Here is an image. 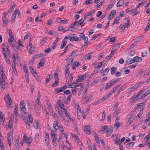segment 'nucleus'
I'll use <instances>...</instances> for the list:
<instances>
[{
  "label": "nucleus",
  "instance_id": "393cba45",
  "mask_svg": "<svg viewBox=\"0 0 150 150\" xmlns=\"http://www.w3.org/2000/svg\"><path fill=\"white\" fill-rule=\"evenodd\" d=\"M79 22H78V21L74 22V23L71 25V26L69 27L70 28H74L75 26L76 27H78L79 25Z\"/></svg>",
  "mask_w": 150,
  "mask_h": 150
},
{
  "label": "nucleus",
  "instance_id": "423d86ee",
  "mask_svg": "<svg viewBox=\"0 0 150 150\" xmlns=\"http://www.w3.org/2000/svg\"><path fill=\"white\" fill-rule=\"evenodd\" d=\"M8 140V144L9 146L11 145V144L13 141V137L10 133H8L7 135Z\"/></svg>",
  "mask_w": 150,
  "mask_h": 150
},
{
  "label": "nucleus",
  "instance_id": "9b49d317",
  "mask_svg": "<svg viewBox=\"0 0 150 150\" xmlns=\"http://www.w3.org/2000/svg\"><path fill=\"white\" fill-rule=\"evenodd\" d=\"M13 120L14 118L11 117L10 118L8 124V127L10 129L11 128L12 125H13Z\"/></svg>",
  "mask_w": 150,
  "mask_h": 150
},
{
  "label": "nucleus",
  "instance_id": "20e7f679",
  "mask_svg": "<svg viewBox=\"0 0 150 150\" xmlns=\"http://www.w3.org/2000/svg\"><path fill=\"white\" fill-rule=\"evenodd\" d=\"M82 128L84 131L86 133L89 135L91 134V132L90 131L91 129L89 126H83Z\"/></svg>",
  "mask_w": 150,
  "mask_h": 150
},
{
  "label": "nucleus",
  "instance_id": "2f4dec72",
  "mask_svg": "<svg viewBox=\"0 0 150 150\" xmlns=\"http://www.w3.org/2000/svg\"><path fill=\"white\" fill-rule=\"evenodd\" d=\"M17 14V10H15L14 11L13 14L12 16V17L11 18V21H13L14 20L15 18H16V15Z\"/></svg>",
  "mask_w": 150,
  "mask_h": 150
},
{
  "label": "nucleus",
  "instance_id": "4468645a",
  "mask_svg": "<svg viewBox=\"0 0 150 150\" xmlns=\"http://www.w3.org/2000/svg\"><path fill=\"white\" fill-rule=\"evenodd\" d=\"M125 20H126L127 21V23H125V25H123V28H124V30L125 29V28L128 26V25H130V24L129 23V20H130V19L129 18V17H128V18H126L125 19Z\"/></svg>",
  "mask_w": 150,
  "mask_h": 150
},
{
  "label": "nucleus",
  "instance_id": "8fccbe9b",
  "mask_svg": "<svg viewBox=\"0 0 150 150\" xmlns=\"http://www.w3.org/2000/svg\"><path fill=\"white\" fill-rule=\"evenodd\" d=\"M47 38L45 37H44L41 42V45H43L46 42Z\"/></svg>",
  "mask_w": 150,
  "mask_h": 150
},
{
  "label": "nucleus",
  "instance_id": "c9c22d12",
  "mask_svg": "<svg viewBox=\"0 0 150 150\" xmlns=\"http://www.w3.org/2000/svg\"><path fill=\"white\" fill-rule=\"evenodd\" d=\"M14 39V37H13L12 38L10 37L8 40V42L9 44L11 45L12 46H13V44L12 43V42H13V40Z\"/></svg>",
  "mask_w": 150,
  "mask_h": 150
},
{
  "label": "nucleus",
  "instance_id": "473e14b6",
  "mask_svg": "<svg viewBox=\"0 0 150 150\" xmlns=\"http://www.w3.org/2000/svg\"><path fill=\"white\" fill-rule=\"evenodd\" d=\"M122 125V123L119 122H116L114 124V127L116 129H118L119 128V127L120 126Z\"/></svg>",
  "mask_w": 150,
  "mask_h": 150
},
{
  "label": "nucleus",
  "instance_id": "864d4df0",
  "mask_svg": "<svg viewBox=\"0 0 150 150\" xmlns=\"http://www.w3.org/2000/svg\"><path fill=\"white\" fill-rule=\"evenodd\" d=\"M48 22L47 23V25H50L52 24L53 23V19H50L47 21Z\"/></svg>",
  "mask_w": 150,
  "mask_h": 150
},
{
  "label": "nucleus",
  "instance_id": "4c0bfd02",
  "mask_svg": "<svg viewBox=\"0 0 150 150\" xmlns=\"http://www.w3.org/2000/svg\"><path fill=\"white\" fill-rule=\"evenodd\" d=\"M142 36H139L136 38L134 40L135 42H139L142 39Z\"/></svg>",
  "mask_w": 150,
  "mask_h": 150
},
{
  "label": "nucleus",
  "instance_id": "9d476101",
  "mask_svg": "<svg viewBox=\"0 0 150 150\" xmlns=\"http://www.w3.org/2000/svg\"><path fill=\"white\" fill-rule=\"evenodd\" d=\"M57 104L59 106V107H60L62 109H63L64 110H66L65 108H63V107L64 106V104L60 100H58L57 101Z\"/></svg>",
  "mask_w": 150,
  "mask_h": 150
},
{
  "label": "nucleus",
  "instance_id": "b1692460",
  "mask_svg": "<svg viewBox=\"0 0 150 150\" xmlns=\"http://www.w3.org/2000/svg\"><path fill=\"white\" fill-rule=\"evenodd\" d=\"M150 93V90H148L146 91L143 95H142V96L141 97V98L142 99H144L145 97L149 93Z\"/></svg>",
  "mask_w": 150,
  "mask_h": 150
},
{
  "label": "nucleus",
  "instance_id": "c85d7f7f",
  "mask_svg": "<svg viewBox=\"0 0 150 150\" xmlns=\"http://www.w3.org/2000/svg\"><path fill=\"white\" fill-rule=\"evenodd\" d=\"M59 83V82H58V79H55L54 82L52 85V86L53 87H54L58 86Z\"/></svg>",
  "mask_w": 150,
  "mask_h": 150
},
{
  "label": "nucleus",
  "instance_id": "6e6d98bb",
  "mask_svg": "<svg viewBox=\"0 0 150 150\" xmlns=\"http://www.w3.org/2000/svg\"><path fill=\"white\" fill-rule=\"evenodd\" d=\"M24 115H25L26 117V119H27L30 117H32V115L29 113H27V112H26L25 114H24Z\"/></svg>",
  "mask_w": 150,
  "mask_h": 150
},
{
  "label": "nucleus",
  "instance_id": "4d7b16f0",
  "mask_svg": "<svg viewBox=\"0 0 150 150\" xmlns=\"http://www.w3.org/2000/svg\"><path fill=\"white\" fill-rule=\"evenodd\" d=\"M24 119H23V120L25 122V123L26 125H28L29 126H30V124L29 122V121L27 120V119H25V117H24Z\"/></svg>",
  "mask_w": 150,
  "mask_h": 150
},
{
  "label": "nucleus",
  "instance_id": "49530a36",
  "mask_svg": "<svg viewBox=\"0 0 150 150\" xmlns=\"http://www.w3.org/2000/svg\"><path fill=\"white\" fill-rule=\"evenodd\" d=\"M16 6V4H14L11 6V8L9 10L8 12H9L11 13L12 11L13 10L14 8H15Z\"/></svg>",
  "mask_w": 150,
  "mask_h": 150
},
{
  "label": "nucleus",
  "instance_id": "338daca9",
  "mask_svg": "<svg viewBox=\"0 0 150 150\" xmlns=\"http://www.w3.org/2000/svg\"><path fill=\"white\" fill-rule=\"evenodd\" d=\"M54 31H55L53 30H50L49 31V32H48V33L50 35H53L54 33Z\"/></svg>",
  "mask_w": 150,
  "mask_h": 150
},
{
  "label": "nucleus",
  "instance_id": "680f3d73",
  "mask_svg": "<svg viewBox=\"0 0 150 150\" xmlns=\"http://www.w3.org/2000/svg\"><path fill=\"white\" fill-rule=\"evenodd\" d=\"M136 45V44L135 43H133L128 48L127 50H129L132 49L135 45Z\"/></svg>",
  "mask_w": 150,
  "mask_h": 150
},
{
  "label": "nucleus",
  "instance_id": "39448f33",
  "mask_svg": "<svg viewBox=\"0 0 150 150\" xmlns=\"http://www.w3.org/2000/svg\"><path fill=\"white\" fill-rule=\"evenodd\" d=\"M116 13V11L115 10H113L111 11L108 16L107 18L108 19H112L113 18L114 15H115Z\"/></svg>",
  "mask_w": 150,
  "mask_h": 150
},
{
  "label": "nucleus",
  "instance_id": "f704fd0d",
  "mask_svg": "<svg viewBox=\"0 0 150 150\" xmlns=\"http://www.w3.org/2000/svg\"><path fill=\"white\" fill-rule=\"evenodd\" d=\"M16 58L15 54H13V65H16Z\"/></svg>",
  "mask_w": 150,
  "mask_h": 150
},
{
  "label": "nucleus",
  "instance_id": "4be33fe9",
  "mask_svg": "<svg viewBox=\"0 0 150 150\" xmlns=\"http://www.w3.org/2000/svg\"><path fill=\"white\" fill-rule=\"evenodd\" d=\"M58 121L56 120L54 122L53 124V127L56 130H57L59 128V126H58Z\"/></svg>",
  "mask_w": 150,
  "mask_h": 150
},
{
  "label": "nucleus",
  "instance_id": "dca6fc26",
  "mask_svg": "<svg viewBox=\"0 0 150 150\" xmlns=\"http://www.w3.org/2000/svg\"><path fill=\"white\" fill-rule=\"evenodd\" d=\"M134 144L135 143L133 142L128 143L126 145V147L127 149H131L134 146Z\"/></svg>",
  "mask_w": 150,
  "mask_h": 150
},
{
  "label": "nucleus",
  "instance_id": "7c9ffc66",
  "mask_svg": "<svg viewBox=\"0 0 150 150\" xmlns=\"http://www.w3.org/2000/svg\"><path fill=\"white\" fill-rule=\"evenodd\" d=\"M120 138H119L118 136H117L116 137V139L115 141V143L116 144H118V145H120L121 143L120 142Z\"/></svg>",
  "mask_w": 150,
  "mask_h": 150
},
{
  "label": "nucleus",
  "instance_id": "0e129e2a",
  "mask_svg": "<svg viewBox=\"0 0 150 150\" xmlns=\"http://www.w3.org/2000/svg\"><path fill=\"white\" fill-rule=\"evenodd\" d=\"M105 111L104 110L102 115V118L103 121L105 119Z\"/></svg>",
  "mask_w": 150,
  "mask_h": 150
},
{
  "label": "nucleus",
  "instance_id": "a211bd4d",
  "mask_svg": "<svg viewBox=\"0 0 150 150\" xmlns=\"http://www.w3.org/2000/svg\"><path fill=\"white\" fill-rule=\"evenodd\" d=\"M134 62H139L142 60V58L141 57H135L133 59Z\"/></svg>",
  "mask_w": 150,
  "mask_h": 150
},
{
  "label": "nucleus",
  "instance_id": "79ce46f5",
  "mask_svg": "<svg viewBox=\"0 0 150 150\" xmlns=\"http://www.w3.org/2000/svg\"><path fill=\"white\" fill-rule=\"evenodd\" d=\"M23 69L25 73H28V70L27 68L26 64H25L23 65Z\"/></svg>",
  "mask_w": 150,
  "mask_h": 150
},
{
  "label": "nucleus",
  "instance_id": "69168bd1",
  "mask_svg": "<svg viewBox=\"0 0 150 150\" xmlns=\"http://www.w3.org/2000/svg\"><path fill=\"white\" fill-rule=\"evenodd\" d=\"M27 141H26V142H29L30 143H32L33 141V139L31 137H29L27 140Z\"/></svg>",
  "mask_w": 150,
  "mask_h": 150
},
{
  "label": "nucleus",
  "instance_id": "de8ad7c7",
  "mask_svg": "<svg viewBox=\"0 0 150 150\" xmlns=\"http://www.w3.org/2000/svg\"><path fill=\"white\" fill-rule=\"evenodd\" d=\"M77 107V113H79V114H81V109L80 108V107L79 106V104H77L76 105Z\"/></svg>",
  "mask_w": 150,
  "mask_h": 150
},
{
  "label": "nucleus",
  "instance_id": "cd10ccee",
  "mask_svg": "<svg viewBox=\"0 0 150 150\" xmlns=\"http://www.w3.org/2000/svg\"><path fill=\"white\" fill-rule=\"evenodd\" d=\"M117 69V67H112L111 69V73L112 75H113L115 73V71Z\"/></svg>",
  "mask_w": 150,
  "mask_h": 150
},
{
  "label": "nucleus",
  "instance_id": "7ed1b4c3",
  "mask_svg": "<svg viewBox=\"0 0 150 150\" xmlns=\"http://www.w3.org/2000/svg\"><path fill=\"white\" fill-rule=\"evenodd\" d=\"M7 13L6 12H4L3 13L2 21L3 23L5 24L6 25H7L8 23V20L6 18V16Z\"/></svg>",
  "mask_w": 150,
  "mask_h": 150
},
{
  "label": "nucleus",
  "instance_id": "c03bdc74",
  "mask_svg": "<svg viewBox=\"0 0 150 150\" xmlns=\"http://www.w3.org/2000/svg\"><path fill=\"white\" fill-rule=\"evenodd\" d=\"M16 65H13L12 68L13 70L14 73L15 74H17V71L16 68Z\"/></svg>",
  "mask_w": 150,
  "mask_h": 150
},
{
  "label": "nucleus",
  "instance_id": "774afa93",
  "mask_svg": "<svg viewBox=\"0 0 150 150\" xmlns=\"http://www.w3.org/2000/svg\"><path fill=\"white\" fill-rule=\"evenodd\" d=\"M58 30L59 31H62L64 30V28L63 27L61 26H60L58 27Z\"/></svg>",
  "mask_w": 150,
  "mask_h": 150
},
{
  "label": "nucleus",
  "instance_id": "a18cd8bd",
  "mask_svg": "<svg viewBox=\"0 0 150 150\" xmlns=\"http://www.w3.org/2000/svg\"><path fill=\"white\" fill-rule=\"evenodd\" d=\"M109 70L110 69L109 68H106L103 72V75L105 76L107 74Z\"/></svg>",
  "mask_w": 150,
  "mask_h": 150
},
{
  "label": "nucleus",
  "instance_id": "5701e85b",
  "mask_svg": "<svg viewBox=\"0 0 150 150\" xmlns=\"http://www.w3.org/2000/svg\"><path fill=\"white\" fill-rule=\"evenodd\" d=\"M119 80V79L118 78L116 79H114L111 80L109 83H110L111 84L112 86L115 84L116 82H118Z\"/></svg>",
  "mask_w": 150,
  "mask_h": 150
},
{
  "label": "nucleus",
  "instance_id": "a878e982",
  "mask_svg": "<svg viewBox=\"0 0 150 150\" xmlns=\"http://www.w3.org/2000/svg\"><path fill=\"white\" fill-rule=\"evenodd\" d=\"M79 38L76 36H74L71 37L70 38V41H77L79 40Z\"/></svg>",
  "mask_w": 150,
  "mask_h": 150
},
{
  "label": "nucleus",
  "instance_id": "f257e3e1",
  "mask_svg": "<svg viewBox=\"0 0 150 150\" xmlns=\"http://www.w3.org/2000/svg\"><path fill=\"white\" fill-rule=\"evenodd\" d=\"M79 36L80 41H81L82 39L83 40H84L85 44L88 43V37L87 36H85L83 33H81L80 35Z\"/></svg>",
  "mask_w": 150,
  "mask_h": 150
},
{
  "label": "nucleus",
  "instance_id": "f03ea898",
  "mask_svg": "<svg viewBox=\"0 0 150 150\" xmlns=\"http://www.w3.org/2000/svg\"><path fill=\"white\" fill-rule=\"evenodd\" d=\"M22 102H21V105L20 108L21 109V114L22 115V117H23L24 116V114H25L26 112V109L25 106L23 105V104H21Z\"/></svg>",
  "mask_w": 150,
  "mask_h": 150
},
{
  "label": "nucleus",
  "instance_id": "72a5a7b5",
  "mask_svg": "<svg viewBox=\"0 0 150 150\" xmlns=\"http://www.w3.org/2000/svg\"><path fill=\"white\" fill-rule=\"evenodd\" d=\"M18 105H15V108L14 110V113L15 114H16V116H18Z\"/></svg>",
  "mask_w": 150,
  "mask_h": 150
},
{
  "label": "nucleus",
  "instance_id": "a19ab883",
  "mask_svg": "<svg viewBox=\"0 0 150 150\" xmlns=\"http://www.w3.org/2000/svg\"><path fill=\"white\" fill-rule=\"evenodd\" d=\"M39 134L38 133H37L35 137V141L36 142H38L39 141Z\"/></svg>",
  "mask_w": 150,
  "mask_h": 150
},
{
  "label": "nucleus",
  "instance_id": "c756f323",
  "mask_svg": "<svg viewBox=\"0 0 150 150\" xmlns=\"http://www.w3.org/2000/svg\"><path fill=\"white\" fill-rule=\"evenodd\" d=\"M67 42L66 40H63L62 41V45L60 47L61 49H62L67 44Z\"/></svg>",
  "mask_w": 150,
  "mask_h": 150
},
{
  "label": "nucleus",
  "instance_id": "bf43d9fd",
  "mask_svg": "<svg viewBox=\"0 0 150 150\" xmlns=\"http://www.w3.org/2000/svg\"><path fill=\"white\" fill-rule=\"evenodd\" d=\"M101 79V77L98 76L95 79L94 81H96V83H97Z\"/></svg>",
  "mask_w": 150,
  "mask_h": 150
},
{
  "label": "nucleus",
  "instance_id": "f3484780",
  "mask_svg": "<svg viewBox=\"0 0 150 150\" xmlns=\"http://www.w3.org/2000/svg\"><path fill=\"white\" fill-rule=\"evenodd\" d=\"M1 78H0V81L5 82L6 80V76L4 72H1Z\"/></svg>",
  "mask_w": 150,
  "mask_h": 150
},
{
  "label": "nucleus",
  "instance_id": "6ab92c4d",
  "mask_svg": "<svg viewBox=\"0 0 150 150\" xmlns=\"http://www.w3.org/2000/svg\"><path fill=\"white\" fill-rule=\"evenodd\" d=\"M120 44H121V43H119L114 45L112 48L113 50L114 51H116L120 47Z\"/></svg>",
  "mask_w": 150,
  "mask_h": 150
},
{
  "label": "nucleus",
  "instance_id": "412c9836",
  "mask_svg": "<svg viewBox=\"0 0 150 150\" xmlns=\"http://www.w3.org/2000/svg\"><path fill=\"white\" fill-rule=\"evenodd\" d=\"M113 131V130L112 129H108L106 131V136L107 137H108L111 134V133H112Z\"/></svg>",
  "mask_w": 150,
  "mask_h": 150
},
{
  "label": "nucleus",
  "instance_id": "f8f14e48",
  "mask_svg": "<svg viewBox=\"0 0 150 150\" xmlns=\"http://www.w3.org/2000/svg\"><path fill=\"white\" fill-rule=\"evenodd\" d=\"M139 94H138L135 97H134V96L131 98V99H132V102L134 103L137 101L139 99H141V97L139 98Z\"/></svg>",
  "mask_w": 150,
  "mask_h": 150
},
{
  "label": "nucleus",
  "instance_id": "603ef678",
  "mask_svg": "<svg viewBox=\"0 0 150 150\" xmlns=\"http://www.w3.org/2000/svg\"><path fill=\"white\" fill-rule=\"evenodd\" d=\"M45 63L43 62L42 63L40 62L38 64V68H39L40 67H43L44 66Z\"/></svg>",
  "mask_w": 150,
  "mask_h": 150
},
{
  "label": "nucleus",
  "instance_id": "3c124183",
  "mask_svg": "<svg viewBox=\"0 0 150 150\" xmlns=\"http://www.w3.org/2000/svg\"><path fill=\"white\" fill-rule=\"evenodd\" d=\"M4 82V81H0V87L3 89H5L6 88L5 85H2L3 84Z\"/></svg>",
  "mask_w": 150,
  "mask_h": 150
},
{
  "label": "nucleus",
  "instance_id": "e2e57ef3",
  "mask_svg": "<svg viewBox=\"0 0 150 150\" xmlns=\"http://www.w3.org/2000/svg\"><path fill=\"white\" fill-rule=\"evenodd\" d=\"M45 138L46 139L45 140V141H46L47 140L48 142L49 141V135L48 133H46Z\"/></svg>",
  "mask_w": 150,
  "mask_h": 150
},
{
  "label": "nucleus",
  "instance_id": "13d9d810",
  "mask_svg": "<svg viewBox=\"0 0 150 150\" xmlns=\"http://www.w3.org/2000/svg\"><path fill=\"white\" fill-rule=\"evenodd\" d=\"M67 87V86L66 85H64L62 87L60 88V90L61 92H62L66 89Z\"/></svg>",
  "mask_w": 150,
  "mask_h": 150
},
{
  "label": "nucleus",
  "instance_id": "052dcab7",
  "mask_svg": "<svg viewBox=\"0 0 150 150\" xmlns=\"http://www.w3.org/2000/svg\"><path fill=\"white\" fill-rule=\"evenodd\" d=\"M8 34L11 38H12L13 37H14L13 34L12 32V30L11 29L9 30Z\"/></svg>",
  "mask_w": 150,
  "mask_h": 150
},
{
  "label": "nucleus",
  "instance_id": "2eb2a0df",
  "mask_svg": "<svg viewBox=\"0 0 150 150\" xmlns=\"http://www.w3.org/2000/svg\"><path fill=\"white\" fill-rule=\"evenodd\" d=\"M93 54V52H90L88 54L84 56L85 59V60L88 59H90L91 57Z\"/></svg>",
  "mask_w": 150,
  "mask_h": 150
},
{
  "label": "nucleus",
  "instance_id": "1a4fd4ad",
  "mask_svg": "<svg viewBox=\"0 0 150 150\" xmlns=\"http://www.w3.org/2000/svg\"><path fill=\"white\" fill-rule=\"evenodd\" d=\"M74 60V59L71 58L68 61L67 64L65 65L66 68H69V67L70 66V65L72 64Z\"/></svg>",
  "mask_w": 150,
  "mask_h": 150
},
{
  "label": "nucleus",
  "instance_id": "6e6552de",
  "mask_svg": "<svg viewBox=\"0 0 150 150\" xmlns=\"http://www.w3.org/2000/svg\"><path fill=\"white\" fill-rule=\"evenodd\" d=\"M81 84V83H77L76 82H73L71 84H69L68 85V87L71 88H75L80 85Z\"/></svg>",
  "mask_w": 150,
  "mask_h": 150
},
{
  "label": "nucleus",
  "instance_id": "0eeeda50",
  "mask_svg": "<svg viewBox=\"0 0 150 150\" xmlns=\"http://www.w3.org/2000/svg\"><path fill=\"white\" fill-rule=\"evenodd\" d=\"M6 97L7 98V102L6 103L7 106V107H8L11 105V103H13V102L12 100L11 99L9 95H7Z\"/></svg>",
  "mask_w": 150,
  "mask_h": 150
},
{
  "label": "nucleus",
  "instance_id": "ddd939ff",
  "mask_svg": "<svg viewBox=\"0 0 150 150\" xmlns=\"http://www.w3.org/2000/svg\"><path fill=\"white\" fill-rule=\"evenodd\" d=\"M115 91V88H112L109 92L107 96L105 97L104 99H107L109 97H110L112 94Z\"/></svg>",
  "mask_w": 150,
  "mask_h": 150
},
{
  "label": "nucleus",
  "instance_id": "bb28decb",
  "mask_svg": "<svg viewBox=\"0 0 150 150\" xmlns=\"http://www.w3.org/2000/svg\"><path fill=\"white\" fill-rule=\"evenodd\" d=\"M124 1V0H120L117 4V6L118 7L121 6L123 4Z\"/></svg>",
  "mask_w": 150,
  "mask_h": 150
},
{
  "label": "nucleus",
  "instance_id": "ea45409f",
  "mask_svg": "<svg viewBox=\"0 0 150 150\" xmlns=\"http://www.w3.org/2000/svg\"><path fill=\"white\" fill-rule=\"evenodd\" d=\"M38 124L39 122L38 120L36 121L34 124V127L36 129H38Z\"/></svg>",
  "mask_w": 150,
  "mask_h": 150
},
{
  "label": "nucleus",
  "instance_id": "5fc2aeb1",
  "mask_svg": "<svg viewBox=\"0 0 150 150\" xmlns=\"http://www.w3.org/2000/svg\"><path fill=\"white\" fill-rule=\"evenodd\" d=\"M114 55V54H110L109 55V56L105 58V59L106 60V61L110 59L111 57H112Z\"/></svg>",
  "mask_w": 150,
  "mask_h": 150
},
{
  "label": "nucleus",
  "instance_id": "09e8293b",
  "mask_svg": "<svg viewBox=\"0 0 150 150\" xmlns=\"http://www.w3.org/2000/svg\"><path fill=\"white\" fill-rule=\"evenodd\" d=\"M150 28V25L149 23H148L147 24V25L146 28L144 29V33H146L147 31H148Z\"/></svg>",
  "mask_w": 150,
  "mask_h": 150
},
{
  "label": "nucleus",
  "instance_id": "aec40b11",
  "mask_svg": "<svg viewBox=\"0 0 150 150\" xmlns=\"http://www.w3.org/2000/svg\"><path fill=\"white\" fill-rule=\"evenodd\" d=\"M53 75L51 74H49L47 77V78L45 79L46 83H47L50 81V80L53 78Z\"/></svg>",
  "mask_w": 150,
  "mask_h": 150
},
{
  "label": "nucleus",
  "instance_id": "37998d69",
  "mask_svg": "<svg viewBox=\"0 0 150 150\" xmlns=\"http://www.w3.org/2000/svg\"><path fill=\"white\" fill-rule=\"evenodd\" d=\"M74 137H75L76 139L77 140V142L79 145H80L81 144V141L80 139L78 138V136L76 135H74Z\"/></svg>",
  "mask_w": 150,
  "mask_h": 150
},
{
  "label": "nucleus",
  "instance_id": "e433bc0d",
  "mask_svg": "<svg viewBox=\"0 0 150 150\" xmlns=\"http://www.w3.org/2000/svg\"><path fill=\"white\" fill-rule=\"evenodd\" d=\"M112 85L110 83L108 82L107 83L105 87V90H107L109 88H110L111 86Z\"/></svg>",
  "mask_w": 150,
  "mask_h": 150
},
{
  "label": "nucleus",
  "instance_id": "58836bf2",
  "mask_svg": "<svg viewBox=\"0 0 150 150\" xmlns=\"http://www.w3.org/2000/svg\"><path fill=\"white\" fill-rule=\"evenodd\" d=\"M134 62V61L133 59H129L127 61L126 63L128 64H129Z\"/></svg>",
  "mask_w": 150,
  "mask_h": 150
}]
</instances>
